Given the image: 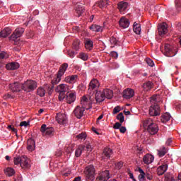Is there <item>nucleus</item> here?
I'll return each instance as SVG.
<instances>
[{
  "label": "nucleus",
  "mask_w": 181,
  "mask_h": 181,
  "mask_svg": "<svg viewBox=\"0 0 181 181\" xmlns=\"http://www.w3.org/2000/svg\"><path fill=\"white\" fill-rule=\"evenodd\" d=\"M103 95H105V98H107V100H110V98H112V91L110 89H105L103 90Z\"/></svg>",
  "instance_id": "f704fd0d"
},
{
  "label": "nucleus",
  "mask_w": 181,
  "mask_h": 181,
  "mask_svg": "<svg viewBox=\"0 0 181 181\" xmlns=\"http://www.w3.org/2000/svg\"><path fill=\"white\" fill-rule=\"evenodd\" d=\"M119 111H121V107H119V106H116V107L113 109V114H118V112H119Z\"/></svg>",
  "instance_id": "864d4df0"
},
{
  "label": "nucleus",
  "mask_w": 181,
  "mask_h": 181,
  "mask_svg": "<svg viewBox=\"0 0 181 181\" xmlns=\"http://www.w3.org/2000/svg\"><path fill=\"white\" fill-rule=\"evenodd\" d=\"M94 46V42L90 39L85 41V47L87 50H91Z\"/></svg>",
  "instance_id": "72a5a7b5"
},
{
  "label": "nucleus",
  "mask_w": 181,
  "mask_h": 181,
  "mask_svg": "<svg viewBox=\"0 0 181 181\" xmlns=\"http://www.w3.org/2000/svg\"><path fill=\"white\" fill-rule=\"evenodd\" d=\"M94 166L93 165H88L86 168V170L84 171L85 176L86 178V180L88 181H93L95 177H94Z\"/></svg>",
  "instance_id": "0eeeda50"
},
{
  "label": "nucleus",
  "mask_w": 181,
  "mask_h": 181,
  "mask_svg": "<svg viewBox=\"0 0 181 181\" xmlns=\"http://www.w3.org/2000/svg\"><path fill=\"white\" fill-rule=\"evenodd\" d=\"M165 181H173L174 180H173V177L172 175H170L169 177L165 176Z\"/></svg>",
  "instance_id": "e2e57ef3"
},
{
  "label": "nucleus",
  "mask_w": 181,
  "mask_h": 181,
  "mask_svg": "<svg viewBox=\"0 0 181 181\" xmlns=\"http://www.w3.org/2000/svg\"><path fill=\"white\" fill-rule=\"evenodd\" d=\"M19 66V63L18 62H11L6 65V69L7 70H17Z\"/></svg>",
  "instance_id": "a878e982"
},
{
  "label": "nucleus",
  "mask_w": 181,
  "mask_h": 181,
  "mask_svg": "<svg viewBox=\"0 0 181 181\" xmlns=\"http://www.w3.org/2000/svg\"><path fill=\"white\" fill-rule=\"evenodd\" d=\"M4 173L6 176H13L15 175V170L12 168H7L4 170Z\"/></svg>",
  "instance_id": "e433bc0d"
},
{
  "label": "nucleus",
  "mask_w": 181,
  "mask_h": 181,
  "mask_svg": "<svg viewBox=\"0 0 181 181\" xmlns=\"http://www.w3.org/2000/svg\"><path fill=\"white\" fill-rule=\"evenodd\" d=\"M94 95H86L82 97L81 100V106L84 107L86 110H90L92 108V104H95Z\"/></svg>",
  "instance_id": "20e7f679"
},
{
  "label": "nucleus",
  "mask_w": 181,
  "mask_h": 181,
  "mask_svg": "<svg viewBox=\"0 0 181 181\" xmlns=\"http://www.w3.org/2000/svg\"><path fill=\"white\" fill-rule=\"evenodd\" d=\"M119 131L122 134H125V132H127V128H125V127H121L119 128Z\"/></svg>",
  "instance_id": "680f3d73"
},
{
  "label": "nucleus",
  "mask_w": 181,
  "mask_h": 181,
  "mask_svg": "<svg viewBox=\"0 0 181 181\" xmlns=\"http://www.w3.org/2000/svg\"><path fill=\"white\" fill-rule=\"evenodd\" d=\"M76 137L78 139L84 140L86 138H87V134L86 133H81L80 134L76 135Z\"/></svg>",
  "instance_id": "09e8293b"
},
{
  "label": "nucleus",
  "mask_w": 181,
  "mask_h": 181,
  "mask_svg": "<svg viewBox=\"0 0 181 181\" xmlns=\"http://www.w3.org/2000/svg\"><path fill=\"white\" fill-rule=\"evenodd\" d=\"M167 170H168V164H164L161 166H159L157 168V173L158 176H162V175H163V173H165V172H166Z\"/></svg>",
  "instance_id": "bb28decb"
},
{
  "label": "nucleus",
  "mask_w": 181,
  "mask_h": 181,
  "mask_svg": "<svg viewBox=\"0 0 181 181\" xmlns=\"http://www.w3.org/2000/svg\"><path fill=\"white\" fill-rule=\"evenodd\" d=\"M37 87V83L33 80H27L22 84V90L26 91L27 93H30L33 91Z\"/></svg>",
  "instance_id": "39448f33"
},
{
  "label": "nucleus",
  "mask_w": 181,
  "mask_h": 181,
  "mask_svg": "<svg viewBox=\"0 0 181 181\" xmlns=\"http://www.w3.org/2000/svg\"><path fill=\"white\" fill-rule=\"evenodd\" d=\"M70 90V87L67 84L62 83L59 84L57 88V93H67V90Z\"/></svg>",
  "instance_id": "a211bd4d"
},
{
  "label": "nucleus",
  "mask_w": 181,
  "mask_h": 181,
  "mask_svg": "<svg viewBox=\"0 0 181 181\" xmlns=\"http://www.w3.org/2000/svg\"><path fill=\"white\" fill-rule=\"evenodd\" d=\"M67 67H69V64H67L66 63L63 64L59 68L58 74H59V76H64V73H66Z\"/></svg>",
  "instance_id": "7c9ffc66"
},
{
  "label": "nucleus",
  "mask_w": 181,
  "mask_h": 181,
  "mask_svg": "<svg viewBox=\"0 0 181 181\" xmlns=\"http://www.w3.org/2000/svg\"><path fill=\"white\" fill-rule=\"evenodd\" d=\"M67 104H71L76 101V93L68 92L66 97Z\"/></svg>",
  "instance_id": "6ab92c4d"
},
{
  "label": "nucleus",
  "mask_w": 181,
  "mask_h": 181,
  "mask_svg": "<svg viewBox=\"0 0 181 181\" xmlns=\"http://www.w3.org/2000/svg\"><path fill=\"white\" fill-rule=\"evenodd\" d=\"M164 54L167 57H173V56H176L177 53V49L173 47V46L166 44L164 47Z\"/></svg>",
  "instance_id": "423d86ee"
},
{
  "label": "nucleus",
  "mask_w": 181,
  "mask_h": 181,
  "mask_svg": "<svg viewBox=\"0 0 181 181\" xmlns=\"http://www.w3.org/2000/svg\"><path fill=\"white\" fill-rule=\"evenodd\" d=\"M96 103H103L104 100H105V95H104V92L102 90H98L94 96Z\"/></svg>",
  "instance_id": "dca6fc26"
},
{
  "label": "nucleus",
  "mask_w": 181,
  "mask_h": 181,
  "mask_svg": "<svg viewBox=\"0 0 181 181\" xmlns=\"http://www.w3.org/2000/svg\"><path fill=\"white\" fill-rule=\"evenodd\" d=\"M90 29L93 30V32H103V30H104V27L95 24L92 25L90 27Z\"/></svg>",
  "instance_id": "473e14b6"
},
{
  "label": "nucleus",
  "mask_w": 181,
  "mask_h": 181,
  "mask_svg": "<svg viewBox=\"0 0 181 181\" xmlns=\"http://www.w3.org/2000/svg\"><path fill=\"white\" fill-rule=\"evenodd\" d=\"M171 118L172 116H170V114L165 112L161 116V122L166 124L168 121H170Z\"/></svg>",
  "instance_id": "c756f323"
},
{
  "label": "nucleus",
  "mask_w": 181,
  "mask_h": 181,
  "mask_svg": "<svg viewBox=\"0 0 181 181\" xmlns=\"http://www.w3.org/2000/svg\"><path fill=\"white\" fill-rule=\"evenodd\" d=\"M117 8H118L119 12L124 15V13H125V11H127V9L128 8V3H127L125 1H120L117 4Z\"/></svg>",
  "instance_id": "aec40b11"
},
{
  "label": "nucleus",
  "mask_w": 181,
  "mask_h": 181,
  "mask_svg": "<svg viewBox=\"0 0 181 181\" xmlns=\"http://www.w3.org/2000/svg\"><path fill=\"white\" fill-rule=\"evenodd\" d=\"M110 43L112 45H115L117 43V39L115 37H112L110 38Z\"/></svg>",
  "instance_id": "052dcab7"
},
{
  "label": "nucleus",
  "mask_w": 181,
  "mask_h": 181,
  "mask_svg": "<svg viewBox=\"0 0 181 181\" xmlns=\"http://www.w3.org/2000/svg\"><path fill=\"white\" fill-rule=\"evenodd\" d=\"M68 55L69 56V57H71V59H73V57H74V56H76V53H74V52H73V51H69Z\"/></svg>",
  "instance_id": "4d7b16f0"
},
{
  "label": "nucleus",
  "mask_w": 181,
  "mask_h": 181,
  "mask_svg": "<svg viewBox=\"0 0 181 181\" xmlns=\"http://www.w3.org/2000/svg\"><path fill=\"white\" fill-rule=\"evenodd\" d=\"M146 62L147 63V64H148V66H150V67H153L155 64H153V61H152L151 59H147L146 60Z\"/></svg>",
  "instance_id": "603ef678"
},
{
  "label": "nucleus",
  "mask_w": 181,
  "mask_h": 181,
  "mask_svg": "<svg viewBox=\"0 0 181 181\" xmlns=\"http://www.w3.org/2000/svg\"><path fill=\"white\" fill-rule=\"evenodd\" d=\"M76 11L78 16H81V14L84 13V6L82 4H78L76 8Z\"/></svg>",
  "instance_id": "c9c22d12"
},
{
  "label": "nucleus",
  "mask_w": 181,
  "mask_h": 181,
  "mask_svg": "<svg viewBox=\"0 0 181 181\" xmlns=\"http://www.w3.org/2000/svg\"><path fill=\"white\" fill-rule=\"evenodd\" d=\"M25 29L22 28H16L10 37V38L12 39V40H16V39H18V37H21V36L23 35Z\"/></svg>",
  "instance_id": "9b49d317"
},
{
  "label": "nucleus",
  "mask_w": 181,
  "mask_h": 181,
  "mask_svg": "<svg viewBox=\"0 0 181 181\" xmlns=\"http://www.w3.org/2000/svg\"><path fill=\"white\" fill-rule=\"evenodd\" d=\"M27 149L30 152H33V150L36 148V144L35 140L30 139L27 141Z\"/></svg>",
  "instance_id": "5701e85b"
},
{
  "label": "nucleus",
  "mask_w": 181,
  "mask_h": 181,
  "mask_svg": "<svg viewBox=\"0 0 181 181\" xmlns=\"http://www.w3.org/2000/svg\"><path fill=\"white\" fill-rule=\"evenodd\" d=\"M14 165H19L22 169H29L30 168V160L26 156H16L13 159Z\"/></svg>",
  "instance_id": "7ed1b4c3"
},
{
  "label": "nucleus",
  "mask_w": 181,
  "mask_h": 181,
  "mask_svg": "<svg viewBox=\"0 0 181 181\" xmlns=\"http://www.w3.org/2000/svg\"><path fill=\"white\" fill-rule=\"evenodd\" d=\"M146 176L148 180H152V175L151 174H146Z\"/></svg>",
  "instance_id": "338daca9"
},
{
  "label": "nucleus",
  "mask_w": 181,
  "mask_h": 181,
  "mask_svg": "<svg viewBox=\"0 0 181 181\" xmlns=\"http://www.w3.org/2000/svg\"><path fill=\"white\" fill-rule=\"evenodd\" d=\"M11 33H12V30L11 28H4L0 32V37H7Z\"/></svg>",
  "instance_id": "c85d7f7f"
},
{
  "label": "nucleus",
  "mask_w": 181,
  "mask_h": 181,
  "mask_svg": "<svg viewBox=\"0 0 181 181\" xmlns=\"http://www.w3.org/2000/svg\"><path fill=\"white\" fill-rule=\"evenodd\" d=\"M59 93V101H63L66 98V92H57Z\"/></svg>",
  "instance_id": "de8ad7c7"
},
{
  "label": "nucleus",
  "mask_w": 181,
  "mask_h": 181,
  "mask_svg": "<svg viewBox=\"0 0 181 181\" xmlns=\"http://www.w3.org/2000/svg\"><path fill=\"white\" fill-rule=\"evenodd\" d=\"M9 88L13 93H19L22 90V84L19 82H15L9 85Z\"/></svg>",
  "instance_id": "4468645a"
},
{
  "label": "nucleus",
  "mask_w": 181,
  "mask_h": 181,
  "mask_svg": "<svg viewBox=\"0 0 181 181\" xmlns=\"http://www.w3.org/2000/svg\"><path fill=\"white\" fill-rule=\"evenodd\" d=\"M100 87V82L98 80L93 78L90 81L89 83V90H97Z\"/></svg>",
  "instance_id": "4be33fe9"
},
{
  "label": "nucleus",
  "mask_w": 181,
  "mask_h": 181,
  "mask_svg": "<svg viewBox=\"0 0 181 181\" xmlns=\"http://www.w3.org/2000/svg\"><path fill=\"white\" fill-rule=\"evenodd\" d=\"M84 111H86L84 106L78 105L74 108L73 114L78 119H80L84 116Z\"/></svg>",
  "instance_id": "6e6552de"
},
{
  "label": "nucleus",
  "mask_w": 181,
  "mask_h": 181,
  "mask_svg": "<svg viewBox=\"0 0 181 181\" xmlns=\"http://www.w3.org/2000/svg\"><path fill=\"white\" fill-rule=\"evenodd\" d=\"M73 48L74 49V50H80V40H76L74 41Z\"/></svg>",
  "instance_id": "a18cd8bd"
},
{
  "label": "nucleus",
  "mask_w": 181,
  "mask_h": 181,
  "mask_svg": "<svg viewBox=\"0 0 181 181\" xmlns=\"http://www.w3.org/2000/svg\"><path fill=\"white\" fill-rule=\"evenodd\" d=\"M143 88L145 91H149L152 88V82L148 81L143 85Z\"/></svg>",
  "instance_id": "37998d69"
},
{
  "label": "nucleus",
  "mask_w": 181,
  "mask_h": 181,
  "mask_svg": "<svg viewBox=\"0 0 181 181\" xmlns=\"http://www.w3.org/2000/svg\"><path fill=\"white\" fill-rule=\"evenodd\" d=\"M112 155V150L110 148H105L102 153L101 158L103 160H108Z\"/></svg>",
  "instance_id": "f8f14e48"
},
{
  "label": "nucleus",
  "mask_w": 181,
  "mask_h": 181,
  "mask_svg": "<svg viewBox=\"0 0 181 181\" xmlns=\"http://www.w3.org/2000/svg\"><path fill=\"white\" fill-rule=\"evenodd\" d=\"M78 78V76L77 75L69 76L65 77L64 81L66 83H69V84H74V83H76V81H77Z\"/></svg>",
  "instance_id": "b1692460"
},
{
  "label": "nucleus",
  "mask_w": 181,
  "mask_h": 181,
  "mask_svg": "<svg viewBox=\"0 0 181 181\" xmlns=\"http://www.w3.org/2000/svg\"><path fill=\"white\" fill-rule=\"evenodd\" d=\"M158 98H159L158 95H153L150 98V103L152 105L150 107L149 114L151 117H156L160 114V109L158 105Z\"/></svg>",
  "instance_id": "f257e3e1"
},
{
  "label": "nucleus",
  "mask_w": 181,
  "mask_h": 181,
  "mask_svg": "<svg viewBox=\"0 0 181 181\" xmlns=\"http://www.w3.org/2000/svg\"><path fill=\"white\" fill-rule=\"evenodd\" d=\"M84 146H85L84 151L91 152V151H93V148L91 147V145L90 144H88L84 145Z\"/></svg>",
  "instance_id": "3c124183"
},
{
  "label": "nucleus",
  "mask_w": 181,
  "mask_h": 181,
  "mask_svg": "<svg viewBox=\"0 0 181 181\" xmlns=\"http://www.w3.org/2000/svg\"><path fill=\"white\" fill-rule=\"evenodd\" d=\"M104 118V115H100L98 119H97V124H98V121H100V119H103Z\"/></svg>",
  "instance_id": "69168bd1"
},
{
  "label": "nucleus",
  "mask_w": 181,
  "mask_h": 181,
  "mask_svg": "<svg viewBox=\"0 0 181 181\" xmlns=\"http://www.w3.org/2000/svg\"><path fill=\"white\" fill-rule=\"evenodd\" d=\"M86 149V146L85 145H80L77 148V149L75 151V156L76 158H80L81 156V153L84 152V150Z\"/></svg>",
  "instance_id": "cd10ccee"
},
{
  "label": "nucleus",
  "mask_w": 181,
  "mask_h": 181,
  "mask_svg": "<svg viewBox=\"0 0 181 181\" xmlns=\"http://www.w3.org/2000/svg\"><path fill=\"white\" fill-rule=\"evenodd\" d=\"M78 57L81 60H83V62H87V60H88V54H87V53L80 52Z\"/></svg>",
  "instance_id": "a19ab883"
},
{
  "label": "nucleus",
  "mask_w": 181,
  "mask_h": 181,
  "mask_svg": "<svg viewBox=\"0 0 181 181\" xmlns=\"http://www.w3.org/2000/svg\"><path fill=\"white\" fill-rule=\"evenodd\" d=\"M56 119L58 124L64 125V124H67V115L65 113H58L57 115Z\"/></svg>",
  "instance_id": "9d476101"
},
{
  "label": "nucleus",
  "mask_w": 181,
  "mask_h": 181,
  "mask_svg": "<svg viewBox=\"0 0 181 181\" xmlns=\"http://www.w3.org/2000/svg\"><path fill=\"white\" fill-rule=\"evenodd\" d=\"M37 95H40V97H45L46 95V89L43 87H40L37 90Z\"/></svg>",
  "instance_id": "4c0bfd02"
},
{
  "label": "nucleus",
  "mask_w": 181,
  "mask_h": 181,
  "mask_svg": "<svg viewBox=\"0 0 181 181\" xmlns=\"http://www.w3.org/2000/svg\"><path fill=\"white\" fill-rule=\"evenodd\" d=\"M119 25L120 28H123V29H127V28L129 27V21L125 17H122L119 21Z\"/></svg>",
  "instance_id": "412c9836"
},
{
  "label": "nucleus",
  "mask_w": 181,
  "mask_h": 181,
  "mask_svg": "<svg viewBox=\"0 0 181 181\" xmlns=\"http://www.w3.org/2000/svg\"><path fill=\"white\" fill-rule=\"evenodd\" d=\"M122 166H123V164L121 162H119L115 164L116 169H121V168H122Z\"/></svg>",
  "instance_id": "13d9d810"
},
{
  "label": "nucleus",
  "mask_w": 181,
  "mask_h": 181,
  "mask_svg": "<svg viewBox=\"0 0 181 181\" xmlns=\"http://www.w3.org/2000/svg\"><path fill=\"white\" fill-rule=\"evenodd\" d=\"M122 125V123L116 122L115 125L113 126L114 129H119L121 128V126Z\"/></svg>",
  "instance_id": "5fc2aeb1"
},
{
  "label": "nucleus",
  "mask_w": 181,
  "mask_h": 181,
  "mask_svg": "<svg viewBox=\"0 0 181 181\" xmlns=\"http://www.w3.org/2000/svg\"><path fill=\"white\" fill-rule=\"evenodd\" d=\"M158 155L160 158H162V156H165V155H166V148L165 146H162L160 149H158Z\"/></svg>",
  "instance_id": "ea45409f"
},
{
  "label": "nucleus",
  "mask_w": 181,
  "mask_h": 181,
  "mask_svg": "<svg viewBox=\"0 0 181 181\" xmlns=\"http://www.w3.org/2000/svg\"><path fill=\"white\" fill-rule=\"evenodd\" d=\"M107 5L108 0H102L98 2V6H99V8H107Z\"/></svg>",
  "instance_id": "79ce46f5"
},
{
  "label": "nucleus",
  "mask_w": 181,
  "mask_h": 181,
  "mask_svg": "<svg viewBox=\"0 0 181 181\" xmlns=\"http://www.w3.org/2000/svg\"><path fill=\"white\" fill-rule=\"evenodd\" d=\"M62 77H63V76L60 75L59 74H57V76L52 80V83L59 84V83H60V81H62Z\"/></svg>",
  "instance_id": "58836bf2"
},
{
  "label": "nucleus",
  "mask_w": 181,
  "mask_h": 181,
  "mask_svg": "<svg viewBox=\"0 0 181 181\" xmlns=\"http://www.w3.org/2000/svg\"><path fill=\"white\" fill-rule=\"evenodd\" d=\"M20 127H29V122L23 121L20 123Z\"/></svg>",
  "instance_id": "6e6d98bb"
},
{
  "label": "nucleus",
  "mask_w": 181,
  "mask_h": 181,
  "mask_svg": "<svg viewBox=\"0 0 181 181\" xmlns=\"http://www.w3.org/2000/svg\"><path fill=\"white\" fill-rule=\"evenodd\" d=\"M110 56H112V57H114L115 59H117L118 57V53L113 51L110 52Z\"/></svg>",
  "instance_id": "bf43d9fd"
},
{
  "label": "nucleus",
  "mask_w": 181,
  "mask_h": 181,
  "mask_svg": "<svg viewBox=\"0 0 181 181\" xmlns=\"http://www.w3.org/2000/svg\"><path fill=\"white\" fill-rule=\"evenodd\" d=\"M117 119H118V121H119L120 124H122V122H124V121H125V117H124V114L122 112L118 114L117 116Z\"/></svg>",
  "instance_id": "49530a36"
},
{
  "label": "nucleus",
  "mask_w": 181,
  "mask_h": 181,
  "mask_svg": "<svg viewBox=\"0 0 181 181\" xmlns=\"http://www.w3.org/2000/svg\"><path fill=\"white\" fill-rule=\"evenodd\" d=\"M62 150H57L56 151L55 155H56V156H62Z\"/></svg>",
  "instance_id": "0e129e2a"
},
{
  "label": "nucleus",
  "mask_w": 181,
  "mask_h": 181,
  "mask_svg": "<svg viewBox=\"0 0 181 181\" xmlns=\"http://www.w3.org/2000/svg\"><path fill=\"white\" fill-rule=\"evenodd\" d=\"M9 57V55L7 54L6 52L2 51L0 52V59H8Z\"/></svg>",
  "instance_id": "8fccbe9b"
},
{
  "label": "nucleus",
  "mask_w": 181,
  "mask_h": 181,
  "mask_svg": "<svg viewBox=\"0 0 181 181\" xmlns=\"http://www.w3.org/2000/svg\"><path fill=\"white\" fill-rule=\"evenodd\" d=\"M169 30H168V24L166 23H163L158 26V35L160 36H165Z\"/></svg>",
  "instance_id": "ddd939ff"
},
{
  "label": "nucleus",
  "mask_w": 181,
  "mask_h": 181,
  "mask_svg": "<svg viewBox=\"0 0 181 181\" xmlns=\"http://www.w3.org/2000/svg\"><path fill=\"white\" fill-rule=\"evenodd\" d=\"M40 132L43 136H52V135H53L54 130L53 128L47 127L46 124H42L41 126Z\"/></svg>",
  "instance_id": "1a4fd4ad"
},
{
  "label": "nucleus",
  "mask_w": 181,
  "mask_h": 181,
  "mask_svg": "<svg viewBox=\"0 0 181 181\" xmlns=\"http://www.w3.org/2000/svg\"><path fill=\"white\" fill-rule=\"evenodd\" d=\"M139 172L140 175H139V181H145V172H144V170L142 168H139Z\"/></svg>",
  "instance_id": "c03bdc74"
},
{
  "label": "nucleus",
  "mask_w": 181,
  "mask_h": 181,
  "mask_svg": "<svg viewBox=\"0 0 181 181\" xmlns=\"http://www.w3.org/2000/svg\"><path fill=\"white\" fill-rule=\"evenodd\" d=\"M135 95V92L131 88H127L123 91V97L126 100H129Z\"/></svg>",
  "instance_id": "f3484780"
},
{
  "label": "nucleus",
  "mask_w": 181,
  "mask_h": 181,
  "mask_svg": "<svg viewBox=\"0 0 181 181\" xmlns=\"http://www.w3.org/2000/svg\"><path fill=\"white\" fill-rule=\"evenodd\" d=\"M143 125L147 128V131L151 135H155L156 134H158V132L159 131L158 124H156L152 119H146L144 122Z\"/></svg>",
  "instance_id": "f03ea898"
},
{
  "label": "nucleus",
  "mask_w": 181,
  "mask_h": 181,
  "mask_svg": "<svg viewBox=\"0 0 181 181\" xmlns=\"http://www.w3.org/2000/svg\"><path fill=\"white\" fill-rule=\"evenodd\" d=\"M110 171L105 170L102 172L97 177V181H107L110 179Z\"/></svg>",
  "instance_id": "2eb2a0df"
},
{
  "label": "nucleus",
  "mask_w": 181,
  "mask_h": 181,
  "mask_svg": "<svg viewBox=\"0 0 181 181\" xmlns=\"http://www.w3.org/2000/svg\"><path fill=\"white\" fill-rule=\"evenodd\" d=\"M170 144H172V139H169L166 141V145H170Z\"/></svg>",
  "instance_id": "774afa93"
},
{
  "label": "nucleus",
  "mask_w": 181,
  "mask_h": 181,
  "mask_svg": "<svg viewBox=\"0 0 181 181\" xmlns=\"http://www.w3.org/2000/svg\"><path fill=\"white\" fill-rule=\"evenodd\" d=\"M133 30L136 35H141V24L137 23L136 22L134 23Z\"/></svg>",
  "instance_id": "2f4dec72"
},
{
  "label": "nucleus",
  "mask_w": 181,
  "mask_h": 181,
  "mask_svg": "<svg viewBox=\"0 0 181 181\" xmlns=\"http://www.w3.org/2000/svg\"><path fill=\"white\" fill-rule=\"evenodd\" d=\"M153 159H154L153 156L151 154H146L143 158V162L146 165H149L152 163V162H153Z\"/></svg>",
  "instance_id": "393cba45"
}]
</instances>
